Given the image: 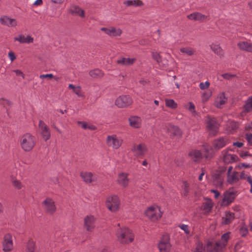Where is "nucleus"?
Listing matches in <instances>:
<instances>
[{"label": "nucleus", "mask_w": 252, "mask_h": 252, "mask_svg": "<svg viewBox=\"0 0 252 252\" xmlns=\"http://www.w3.org/2000/svg\"><path fill=\"white\" fill-rule=\"evenodd\" d=\"M190 158L195 161H199L202 158V153L197 150H192L189 154Z\"/></svg>", "instance_id": "32"}, {"label": "nucleus", "mask_w": 252, "mask_h": 252, "mask_svg": "<svg viewBox=\"0 0 252 252\" xmlns=\"http://www.w3.org/2000/svg\"><path fill=\"white\" fill-rule=\"evenodd\" d=\"M10 181L13 186L17 189H21L24 187V185L22 182L17 180L14 175L10 176Z\"/></svg>", "instance_id": "36"}, {"label": "nucleus", "mask_w": 252, "mask_h": 252, "mask_svg": "<svg viewBox=\"0 0 252 252\" xmlns=\"http://www.w3.org/2000/svg\"><path fill=\"white\" fill-rule=\"evenodd\" d=\"M244 143L241 142H235L233 143L232 146L234 147H237L240 148L242 147L244 145ZM235 149V148H234Z\"/></svg>", "instance_id": "61"}, {"label": "nucleus", "mask_w": 252, "mask_h": 252, "mask_svg": "<svg viewBox=\"0 0 252 252\" xmlns=\"http://www.w3.org/2000/svg\"><path fill=\"white\" fill-rule=\"evenodd\" d=\"M205 248L203 247V244L199 242L197 244L194 252H205Z\"/></svg>", "instance_id": "50"}, {"label": "nucleus", "mask_w": 252, "mask_h": 252, "mask_svg": "<svg viewBox=\"0 0 252 252\" xmlns=\"http://www.w3.org/2000/svg\"><path fill=\"white\" fill-rule=\"evenodd\" d=\"M124 4L127 6H141L143 5V2L140 0H128L124 1Z\"/></svg>", "instance_id": "39"}, {"label": "nucleus", "mask_w": 252, "mask_h": 252, "mask_svg": "<svg viewBox=\"0 0 252 252\" xmlns=\"http://www.w3.org/2000/svg\"><path fill=\"white\" fill-rule=\"evenodd\" d=\"M213 203L212 201L208 198H205L201 207V209L205 214L209 213L212 209Z\"/></svg>", "instance_id": "27"}, {"label": "nucleus", "mask_w": 252, "mask_h": 252, "mask_svg": "<svg viewBox=\"0 0 252 252\" xmlns=\"http://www.w3.org/2000/svg\"><path fill=\"white\" fill-rule=\"evenodd\" d=\"M246 139L248 141L249 144L252 146V134H246Z\"/></svg>", "instance_id": "60"}, {"label": "nucleus", "mask_w": 252, "mask_h": 252, "mask_svg": "<svg viewBox=\"0 0 252 252\" xmlns=\"http://www.w3.org/2000/svg\"><path fill=\"white\" fill-rule=\"evenodd\" d=\"M211 50L217 55L221 57L223 56L224 53L223 50L220 46V45L217 43H213L210 45Z\"/></svg>", "instance_id": "33"}, {"label": "nucleus", "mask_w": 252, "mask_h": 252, "mask_svg": "<svg viewBox=\"0 0 252 252\" xmlns=\"http://www.w3.org/2000/svg\"><path fill=\"white\" fill-rule=\"evenodd\" d=\"M229 143L227 137H221L215 139L213 142V146L216 150H219Z\"/></svg>", "instance_id": "19"}, {"label": "nucleus", "mask_w": 252, "mask_h": 252, "mask_svg": "<svg viewBox=\"0 0 252 252\" xmlns=\"http://www.w3.org/2000/svg\"><path fill=\"white\" fill-rule=\"evenodd\" d=\"M165 102L166 106L169 108L175 109L177 107V103L173 99H166Z\"/></svg>", "instance_id": "45"}, {"label": "nucleus", "mask_w": 252, "mask_h": 252, "mask_svg": "<svg viewBox=\"0 0 252 252\" xmlns=\"http://www.w3.org/2000/svg\"><path fill=\"white\" fill-rule=\"evenodd\" d=\"M221 249L220 243L209 242H208L205 249L207 252H217Z\"/></svg>", "instance_id": "25"}, {"label": "nucleus", "mask_w": 252, "mask_h": 252, "mask_svg": "<svg viewBox=\"0 0 252 252\" xmlns=\"http://www.w3.org/2000/svg\"><path fill=\"white\" fill-rule=\"evenodd\" d=\"M2 247L4 252H10L13 250V244L12 237L11 234L8 233L4 236Z\"/></svg>", "instance_id": "10"}, {"label": "nucleus", "mask_w": 252, "mask_h": 252, "mask_svg": "<svg viewBox=\"0 0 252 252\" xmlns=\"http://www.w3.org/2000/svg\"><path fill=\"white\" fill-rule=\"evenodd\" d=\"M129 125L130 126L138 128L141 127V119L137 116H131L128 119Z\"/></svg>", "instance_id": "26"}, {"label": "nucleus", "mask_w": 252, "mask_h": 252, "mask_svg": "<svg viewBox=\"0 0 252 252\" xmlns=\"http://www.w3.org/2000/svg\"><path fill=\"white\" fill-rule=\"evenodd\" d=\"M221 76L224 79L229 80V79H230L232 78L233 77H234L235 76V75L230 74V73H224V74H222L221 75Z\"/></svg>", "instance_id": "58"}, {"label": "nucleus", "mask_w": 252, "mask_h": 252, "mask_svg": "<svg viewBox=\"0 0 252 252\" xmlns=\"http://www.w3.org/2000/svg\"><path fill=\"white\" fill-rule=\"evenodd\" d=\"M210 85V83L208 81H206L205 82H201L199 84V88L202 90H205L209 88Z\"/></svg>", "instance_id": "49"}, {"label": "nucleus", "mask_w": 252, "mask_h": 252, "mask_svg": "<svg viewBox=\"0 0 252 252\" xmlns=\"http://www.w3.org/2000/svg\"><path fill=\"white\" fill-rule=\"evenodd\" d=\"M106 142L108 146L113 149H118L121 146L123 140L116 135L112 134L107 136Z\"/></svg>", "instance_id": "5"}, {"label": "nucleus", "mask_w": 252, "mask_h": 252, "mask_svg": "<svg viewBox=\"0 0 252 252\" xmlns=\"http://www.w3.org/2000/svg\"><path fill=\"white\" fill-rule=\"evenodd\" d=\"M95 219L92 215L87 216L84 218V225L85 228L88 231H92L94 228Z\"/></svg>", "instance_id": "20"}, {"label": "nucleus", "mask_w": 252, "mask_h": 252, "mask_svg": "<svg viewBox=\"0 0 252 252\" xmlns=\"http://www.w3.org/2000/svg\"><path fill=\"white\" fill-rule=\"evenodd\" d=\"M212 96V91L210 90L204 91L201 94V100L202 103L207 102Z\"/></svg>", "instance_id": "35"}, {"label": "nucleus", "mask_w": 252, "mask_h": 252, "mask_svg": "<svg viewBox=\"0 0 252 252\" xmlns=\"http://www.w3.org/2000/svg\"><path fill=\"white\" fill-rule=\"evenodd\" d=\"M26 252H38L35 247V242L33 240H29L27 247Z\"/></svg>", "instance_id": "41"}, {"label": "nucleus", "mask_w": 252, "mask_h": 252, "mask_svg": "<svg viewBox=\"0 0 252 252\" xmlns=\"http://www.w3.org/2000/svg\"><path fill=\"white\" fill-rule=\"evenodd\" d=\"M120 199L115 194L108 196L105 200V206L107 209L112 213L118 211L120 209Z\"/></svg>", "instance_id": "3"}, {"label": "nucleus", "mask_w": 252, "mask_h": 252, "mask_svg": "<svg viewBox=\"0 0 252 252\" xmlns=\"http://www.w3.org/2000/svg\"><path fill=\"white\" fill-rule=\"evenodd\" d=\"M101 252H111V250L110 247L106 246V247H104L102 249Z\"/></svg>", "instance_id": "64"}, {"label": "nucleus", "mask_w": 252, "mask_h": 252, "mask_svg": "<svg viewBox=\"0 0 252 252\" xmlns=\"http://www.w3.org/2000/svg\"><path fill=\"white\" fill-rule=\"evenodd\" d=\"M152 57L162 67H164L168 65V61L166 59H162L160 54L157 52L152 53Z\"/></svg>", "instance_id": "22"}, {"label": "nucleus", "mask_w": 252, "mask_h": 252, "mask_svg": "<svg viewBox=\"0 0 252 252\" xmlns=\"http://www.w3.org/2000/svg\"><path fill=\"white\" fill-rule=\"evenodd\" d=\"M54 76L52 74H41L39 76V78L41 79H51L53 78Z\"/></svg>", "instance_id": "54"}, {"label": "nucleus", "mask_w": 252, "mask_h": 252, "mask_svg": "<svg viewBox=\"0 0 252 252\" xmlns=\"http://www.w3.org/2000/svg\"><path fill=\"white\" fill-rule=\"evenodd\" d=\"M100 30L107 35L112 37L120 36L123 32L120 28L113 26L108 28L102 27L100 28Z\"/></svg>", "instance_id": "12"}, {"label": "nucleus", "mask_w": 252, "mask_h": 252, "mask_svg": "<svg viewBox=\"0 0 252 252\" xmlns=\"http://www.w3.org/2000/svg\"><path fill=\"white\" fill-rule=\"evenodd\" d=\"M229 151H231L234 152H238V151L236 150L234 148H228L223 150L222 152V154L223 155V160L224 162L225 163H231L237 161L239 159L238 156L234 154L228 153Z\"/></svg>", "instance_id": "6"}, {"label": "nucleus", "mask_w": 252, "mask_h": 252, "mask_svg": "<svg viewBox=\"0 0 252 252\" xmlns=\"http://www.w3.org/2000/svg\"><path fill=\"white\" fill-rule=\"evenodd\" d=\"M20 145L25 152L31 151L36 143V138L29 133L23 135L20 138Z\"/></svg>", "instance_id": "2"}, {"label": "nucleus", "mask_w": 252, "mask_h": 252, "mask_svg": "<svg viewBox=\"0 0 252 252\" xmlns=\"http://www.w3.org/2000/svg\"><path fill=\"white\" fill-rule=\"evenodd\" d=\"M80 176L87 183H90L95 180V176L90 172H82L80 173Z\"/></svg>", "instance_id": "28"}, {"label": "nucleus", "mask_w": 252, "mask_h": 252, "mask_svg": "<svg viewBox=\"0 0 252 252\" xmlns=\"http://www.w3.org/2000/svg\"><path fill=\"white\" fill-rule=\"evenodd\" d=\"M145 215L152 221H156L161 218L162 212L159 206L154 205L147 208L145 211Z\"/></svg>", "instance_id": "4"}, {"label": "nucleus", "mask_w": 252, "mask_h": 252, "mask_svg": "<svg viewBox=\"0 0 252 252\" xmlns=\"http://www.w3.org/2000/svg\"><path fill=\"white\" fill-rule=\"evenodd\" d=\"M14 41L20 44H31L34 41L33 37L30 34H19L14 37Z\"/></svg>", "instance_id": "16"}, {"label": "nucleus", "mask_w": 252, "mask_h": 252, "mask_svg": "<svg viewBox=\"0 0 252 252\" xmlns=\"http://www.w3.org/2000/svg\"><path fill=\"white\" fill-rule=\"evenodd\" d=\"M135 61V58H121L117 60V63L122 65H129L132 64Z\"/></svg>", "instance_id": "31"}, {"label": "nucleus", "mask_w": 252, "mask_h": 252, "mask_svg": "<svg viewBox=\"0 0 252 252\" xmlns=\"http://www.w3.org/2000/svg\"><path fill=\"white\" fill-rule=\"evenodd\" d=\"M251 167V165L249 164H247L244 163H239L238 165H237L236 166V168L238 169H240L243 168H250Z\"/></svg>", "instance_id": "53"}, {"label": "nucleus", "mask_w": 252, "mask_h": 252, "mask_svg": "<svg viewBox=\"0 0 252 252\" xmlns=\"http://www.w3.org/2000/svg\"><path fill=\"white\" fill-rule=\"evenodd\" d=\"M237 46L242 51L252 53V43L247 41H240Z\"/></svg>", "instance_id": "24"}, {"label": "nucleus", "mask_w": 252, "mask_h": 252, "mask_svg": "<svg viewBox=\"0 0 252 252\" xmlns=\"http://www.w3.org/2000/svg\"><path fill=\"white\" fill-rule=\"evenodd\" d=\"M240 233L242 236H246L248 233V229L245 224H243L240 228Z\"/></svg>", "instance_id": "48"}, {"label": "nucleus", "mask_w": 252, "mask_h": 252, "mask_svg": "<svg viewBox=\"0 0 252 252\" xmlns=\"http://www.w3.org/2000/svg\"><path fill=\"white\" fill-rule=\"evenodd\" d=\"M42 206L45 211L50 214H53L56 211L55 201L51 198H46L43 201Z\"/></svg>", "instance_id": "11"}, {"label": "nucleus", "mask_w": 252, "mask_h": 252, "mask_svg": "<svg viewBox=\"0 0 252 252\" xmlns=\"http://www.w3.org/2000/svg\"><path fill=\"white\" fill-rule=\"evenodd\" d=\"M203 149L205 153H208L210 149V146L208 144H205L203 145Z\"/></svg>", "instance_id": "63"}, {"label": "nucleus", "mask_w": 252, "mask_h": 252, "mask_svg": "<svg viewBox=\"0 0 252 252\" xmlns=\"http://www.w3.org/2000/svg\"><path fill=\"white\" fill-rule=\"evenodd\" d=\"M234 214L230 212L225 213V217L222 218V223L225 224H229L234 220Z\"/></svg>", "instance_id": "37"}, {"label": "nucleus", "mask_w": 252, "mask_h": 252, "mask_svg": "<svg viewBox=\"0 0 252 252\" xmlns=\"http://www.w3.org/2000/svg\"><path fill=\"white\" fill-rule=\"evenodd\" d=\"M190 190V187L189 184L184 181L183 182L182 186L181 193L183 196L186 197L189 195Z\"/></svg>", "instance_id": "40"}, {"label": "nucleus", "mask_w": 252, "mask_h": 252, "mask_svg": "<svg viewBox=\"0 0 252 252\" xmlns=\"http://www.w3.org/2000/svg\"><path fill=\"white\" fill-rule=\"evenodd\" d=\"M89 74L93 78H98L103 75L102 71L99 69H94L91 70L89 72Z\"/></svg>", "instance_id": "43"}, {"label": "nucleus", "mask_w": 252, "mask_h": 252, "mask_svg": "<svg viewBox=\"0 0 252 252\" xmlns=\"http://www.w3.org/2000/svg\"><path fill=\"white\" fill-rule=\"evenodd\" d=\"M38 126L43 139L45 141H47L49 139L51 136L50 131L49 128L45 123L43 121L40 120L39 122Z\"/></svg>", "instance_id": "17"}, {"label": "nucleus", "mask_w": 252, "mask_h": 252, "mask_svg": "<svg viewBox=\"0 0 252 252\" xmlns=\"http://www.w3.org/2000/svg\"><path fill=\"white\" fill-rule=\"evenodd\" d=\"M0 23L8 28H15L18 26V21L11 17L3 15L0 17Z\"/></svg>", "instance_id": "14"}, {"label": "nucleus", "mask_w": 252, "mask_h": 252, "mask_svg": "<svg viewBox=\"0 0 252 252\" xmlns=\"http://www.w3.org/2000/svg\"><path fill=\"white\" fill-rule=\"evenodd\" d=\"M133 150L138 156H142L145 154L147 148L145 144H140L135 145L133 147Z\"/></svg>", "instance_id": "30"}, {"label": "nucleus", "mask_w": 252, "mask_h": 252, "mask_svg": "<svg viewBox=\"0 0 252 252\" xmlns=\"http://www.w3.org/2000/svg\"><path fill=\"white\" fill-rule=\"evenodd\" d=\"M128 176V174L126 173L122 172L118 174L117 179V184L122 188H127L129 182Z\"/></svg>", "instance_id": "18"}, {"label": "nucleus", "mask_w": 252, "mask_h": 252, "mask_svg": "<svg viewBox=\"0 0 252 252\" xmlns=\"http://www.w3.org/2000/svg\"><path fill=\"white\" fill-rule=\"evenodd\" d=\"M69 12L73 15H78L82 18L85 17L84 11L77 6H72L69 9Z\"/></svg>", "instance_id": "29"}, {"label": "nucleus", "mask_w": 252, "mask_h": 252, "mask_svg": "<svg viewBox=\"0 0 252 252\" xmlns=\"http://www.w3.org/2000/svg\"><path fill=\"white\" fill-rule=\"evenodd\" d=\"M43 4L42 0H36L33 3V5L35 6H40Z\"/></svg>", "instance_id": "62"}, {"label": "nucleus", "mask_w": 252, "mask_h": 252, "mask_svg": "<svg viewBox=\"0 0 252 252\" xmlns=\"http://www.w3.org/2000/svg\"><path fill=\"white\" fill-rule=\"evenodd\" d=\"M167 130L170 135L172 136H176L181 134V131L180 129L178 127L175 126L169 125Z\"/></svg>", "instance_id": "38"}, {"label": "nucleus", "mask_w": 252, "mask_h": 252, "mask_svg": "<svg viewBox=\"0 0 252 252\" xmlns=\"http://www.w3.org/2000/svg\"><path fill=\"white\" fill-rule=\"evenodd\" d=\"M237 195V191L235 189H229L224 193L221 205L223 206L229 205L233 201Z\"/></svg>", "instance_id": "8"}, {"label": "nucleus", "mask_w": 252, "mask_h": 252, "mask_svg": "<svg viewBox=\"0 0 252 252\" xmlns=\"http://www.w3.org/2000/svg\"><path fill=\"white\" fill-rule=\"evenodd\" d=\"M186 108L190 111L191 113H195V106L192 102H189L186 105Z\"/></svg>", "instance_id": "51"}, {"label": "nucleus", "mask_w": 252, "mask_h": 252, "mask_svg": "<svg viewBox=\"0 0 252 252\" xmlns=\"http://www.w3.org/2000/svg\"><path fill=\"white\" fill-rule=\"evenodd\" d=\"M180 50L181 53L189 56L194 55L195 53V50L190 47H182Z\"/></svg>", "instance_id": "42"}, {"label": "nucleus", "mask_w": 252, "mask_h": 252, "mask_svg": "<svg viewBox=\"0 0 252 252\" xmlns=\"http://www.w3.org/2000/svg\"><path fill=\"white\" fill-rule=\"evenodd\" d=\"M132 103V99L129 95L120 96L115 101V105L119 108L127 107Z\"/></svg>", "instance_id": "9"}, {"label": "nucleus", "mask_w": 252, "mask_h": 252, "mask_svg": "<svg viewBox=\"0 0 252 252\" xmlns=\"http://www.w3.org/2000/svg\"><path fill=\"white\" fill-rule=\"evenodd\" d=\"M229 232H227L223 234L221 236V241L220 242H218L220 244L221 248L225 247L226 245V243L229 238Z\"/></svg>", "instance_id": "44"}, {"label": "nucleus", "mask_w": 252, "mask_h": 252, "mask_svg": "<svg viewBox=\"0 0 252 252\" xmlns=\"http://www.w3.org/2000/svg\"><path fill=\"white\" fill-rule=\"evenodd\" d=\"M227 98L225 96L224 93H220L215 98L214 105L218 108H221L227 102Z\"/></svg>", "instance_id": "21"}, {"label": "nucleus", "mask_w": 252, "mask_h": 252, "mask_svg": "<svg viewBox=\"0 0 252 252\" xmlns=\"http://www.w3.org/2000/svg\"><path fill=\"white\" fill-rule=\"evenodd\" d=\"M244 110L247 112L252 110V96L248 99L244 106Z\"/></svg>", "instance_id": "47"}, {"label": "nucleus", "mask_w": 252, "mask_h": 252, "mask_svg": "<svg viewBox=\"0 0 252 252\" xmlns=\"http://www.w3.org/2000/svg\"><path fill=\"white\" fill-rule=\"evenodd\" d=\"M8 57L11 62L16 59V56L14 52L10 51L8 54Z\"/></svg>", "instance_id": "59"}, {"label": "nucleus", "mask_w": 252, "mask_h": 252, "mask_svg": "<svg viewBox=\"0 0 252 252\" xmlns=\"http://www.w3.org/2000/svg\"><path fill=\"white\" fill-rule=\"evenodd\" d=\"M239 156L240 157L245 158L246 157L248 156H251V155L247 151H241L239 153Z\"/></svg>", "instance_id": "56"}, {"label": "nucleus", "mask_w": 252, "mask_h": 252, "mask_svg": "<svg viewBox=\"0 0 252 252\" xmlns=\"http://www.w3.org/2000/svg\"><path fill=\"white\" fill-rule=\"evenodd\" d=\"M77 124L82 127V128L84 129H87V125L88 123L85 122H82V121H78Z\"/></svg>", "instance_id": "57"}, {"label": "nucleus", "mask_w": 252, "mask_h": 252, "mask_svg": "<svg viewBox=\"0 0 252 252\" xmlns=\"http://www.w3.org/2000/svg\"><path fill=\"white\" fill-rule=\"evenodd\" d=\"M187 17L188 19L191 20L203 22L207 19L208 16L200 12H195L188 15Z\"/></svg>", "instance_id": "23"}, {"label": "nucleus", "mask_w": 252, "mask_h": 252, "mask_svg": "<svg viewBox=\"0 0 252 252\" xmlns=\"http://www.w3.org/2000/svg\"><path fill=\"white\" fill-rule=\"evenodd\" d=\"M13 72H14L16 75L17 76H21L22 77V78H25V74L23 73L22 71L19 69H16L13 70Z\"/></svg>", "instance_id": "55"}, {"label": "nucleus", "mask_w": 252, "mask_h": 252, "mask_svg": "<svg viewBox=\"0 0 252 252\" xmlns=\"http://www.w3.org/2000/svg\"><path fill=\"white\" fill-rule=\"evenodd\" d=\"M225 170V168H223L220 171H217L213 175V183L218 187L222 188L223 187L224 177L223 172Z\"/></svg>", "instance_id": "15"}, {"label": "nucleus", "mask_w": 252, "mask_h": 252, "mask_svg": "<svg viewBox=\"0 0 252 252\" xmlns=\"http://www.w3.org/2000/svg\"><path fill=\"white\" fill-rule=\"evenodd\" d=\"M179 227L184 231L187 237L191 235L189 226L185 224H181L179 225Z\"/></svg>", "instance_id": "46"}, {"label": "nucleus", "mask_w": 252, "mask_h": 252, "mask_svg": "<svg viewBox=\"0 0 252 252\" xmlns=\"http://www.w3.org/2000/svg\"><path fill=\"white\" fill-rule=\"evenodd\" d=\"M118 225L119 227L116 233L117 240L122 244H128L132 242L134 238L132 231L126 226L120 227V224Z\"/></svg>", "instance_id": "1"}, {"label": "nucleus", "mask_w": 252, "mask_h": 252, "mask_svg": "<svg viewBox=\"0 0 252 252\" xmlns=\"http://www.w3.org/2000/svg\"><path fill=\"white\" fill-rule=\"evenodd\" d=\"M170 237L168 234L163 235L158 245L160 252H169L171 249Z\"/></svg>", "instance_id": "7"}, {"label": "nucleus", "mask_w": 252, "mask_h": 252, "mask_svg": "<svg viewBox=\"0 0 252 252\" xmlns=\"http://www.w3.org/2000/svg\"><path fill=\"white\" fill-rule=\"evenodd\" d=\"M73 92L78 96H83L81 89L80 86H76L73 91Z\"/></svg>", "instance_id": "52"}, {"label": "nucleus", "mask_w": 252, "mask_h": 252, "mask_svg": "<svg viewBox=\"0 0 252 252\" xmlns=\"http://www.w3.org/2000/svg\"><path fill=\"white\" fill-rule=\"evenodd\" d=\"M206 121L207 127L210 133L212 135L216 134L219 128V124L216 119L209 116Z\"/></svg>", "instance_id": "13"}, {"label": "nucleus", "mask_w": 252, "mask_h": 252, "mask_svg": "<svg viewBox=\"0 0 252 252\" xmlns=\"http://www.w3.org/2000/svg\"><path fill=\"white\" fill-rule=\"evenodd\" d=\"M227 182L231 184L237 182L239 180L238 173L236 171H233L232 173L227 174Z\"/></svg>", "instance_id": "34"}]
</instances>
